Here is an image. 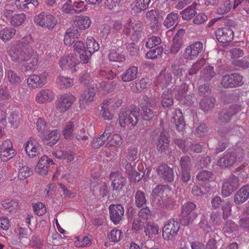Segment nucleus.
<instances>
[{"mask_svg": "<svg viewBox=\"0 0 249 249\" xmlns=\"http://www.w3.org/2000/svg\"><path fill=\"white\" fill-rule=\"evenodd\" d=\"M33 41L32 36L28 35L16 45H11L8 50V54L13 62H27L25 68L27 71L35 70L39 61L38 54L34 51L31 45Z\"/></svg>", "mask_w": 249, "mask_h": 249, "instance_id": "nucleus-1", "label": "nucleus"}, {"mask_svg": "<svg viewBox=\"0 0 249 249\" xmlns=\"http://www.w3.org/2000/svg\"><path fill=\"white\" fill-rule=\"evenodd\" d=\"M142 23L140 20L129 19L124 26L123 32L128 39L138 42L143 36Z\"/></svg>", "mask_w": 249, "mask_h": 249, "instance_id": "nucleus-2", "label": "nucleus"}, {"mask_svg": "<svg viewBox=\"0 0 249 249\" xmlns=\"http://www.w3.org/2000/svg\"><path fill=\"white\" fill-rule=\"evenodd\" d=\"M140 119V114L139 109L137 108L132 109H123L119 113L118 121L120 125L124 127L126 125L130 124L135 126L138 124Z\"/></svg>", "mask_w": 249, "mask_h": 249, "instance_id": "nucleus-3", "label": "nucleus"}, {"mask_svg": "<svg viewBox=\"0 0 249 249\" xmlns=\"http://www.w3.org/2000/svg\"><path fill=\"white\" fill-rule=\"evenodd\" d=\"M34 21L37 26L52 30L57 25V18L48 12H42L36 15Z\"/></svg>", "mask_w": 249, "mask_h": 249, "instance_id": "nucleus-4", "label": "nucleus"}, {"mask_svg": "<svg viewBox=\"0 0 249 249\" xmlns=\"http://www.w3.org/2000/svg\"><path fill=\"white\" fill-rule=\"evenodd\" d=\"M76 99V97L70 92L59 95L56 101V110L61 113L66 112L71 108Z\"/></svg>", "mask_w": 249, "mask_h": 249, "instance_id": "nucleus-5", "label": "nucleus"}, {"mask_svg": "<svg viewBox=\"0 0 249 249\" xmlns=\"http://www.w3.org/2000/svg\"><path fill=\"white\" fill-rule=\"evenodd\" d=\"M48 73L43 71L38 74H32L27 79L28 87L31 89L41 88L47 83Z\"/></svg>", "mask_w": 249, "mask_h": 249, "instance_id": "nucleus-6", "label": "nucleus"}, {"mask_svg": "<svg viewBox=\"0 0 249 249\" xmlns=\"http://www.w3.org/2000/svg\"><path fill=\"white\" fill-rule=\"evenodd\" d=\"M180 224L174 219H170L162 229V237L166 240H172L179 230Z\"/></svg>", "mask_w": 249, "mask_h": 249, "instance_id": "nucleus-7", "label": "nucleus"}, {"mask_svg": "<svg viewBox=\"0 0 249 249\" xmlns=\"http://www.w3.org/2000/svg\"><path fill=\"white\" fill-rule=\"evenodd\" d=\"M243 76L237 73L227 74L222 77L221 85L226 88H235L242 86L243 84Z\"/></svg>", "mask_w": 249, "mask_h": 249, "instance_id": "nucleus-8", "label": "nucleus"}, {"mask_svg": "<svg viewBox=\"0 0 249 249\" xmlns=\"http://www.w3.org/2000/svg\"><path fill=\"white\" fill-rule=\"evenodd\" d=\"M13 10L5 9L3 11V16L13 27H18L22 25L26 19V15L22 13L13 15Z\"/></svg>", "mask_w": 249, "mask_h": 249, "instance_id": "nucleus-9", "label": "nucleus"}, {"mask_svg": "<svg viewBox=\"0 0 249 249\" xmlns=\"http://www.w3.org/2000/svg\"><path fill=\"white\" fill-rule=\"evenodd\" d=\"M16 155L12 142L7 139L0 145V158L3 161H7Z\"/></svg>", "mask_w": 249, "mask_h": 249, "instance_id": "nucleus-10", "label": "nucleus"}, {"mask_svg": "<svg viewBox=\"0 0 249 249\" xmlns=\"http://www.w3.org/2000/svg\"><path fill=\"white\" fill-rule=\"evenodd\" d=\"M175 98L180 101H183L184 104L191 105L193 102L194 98L189 94H187L188 86L186 83H182L179 87L174 89Z\"/></svg>", "mask_w": 249, "mask_h": 249, "instance_id": "nucleus-11", "label": "nucleus"}, {"mask_svg": "<svg viewBox=\"0 0 249 249\" xmlns=\"http://www.w3.org/2000/svg\"><path fill=\"white\" fill-rule=\"evenodd\" d=\"M203 48V44L200 41H196L186 47L184 52V57L188 60L196 58L200 53Z\"/></svg>", "mask_w": 249, "mask_h": 249, "instance_id": "nucleus-12", "label": "nucleus"}, {"mask_svg": "<svg viewBox=\"0 0 249 249\" xmlns=\"http://www.w3.org/2000/svg\"><path fill=\"white\" fill-rule=\"evenodd\" d=\"M238 178L232 175L223 183L222 187V194L224 196H230L237 188L239 184Z\"/></svg>", "mask_w": 249, "mask_h": 249, "instance_id": "nucleus-13", "label": "nucleus"}, {"mask_svg": "<svg viewBox=\"0 0 249 249\" xmlns=\"http://www.w3.org/2000/svg\"><path fill=\"white\" fill-rule=\"evenodd\" d=\"M121 100H118L116 102L112 99L104 100L103 105L101 107L100 111V114L102 117L106 120H110L113 117V115L110 113L109 109L110 108H115V107H118L121 104Z\"/></svg>", "mask_w": 249, "mask_h": 249, "instance_id": "nucleus-14", "label": "nucleus"}, {"mask_svg": "<svg viewBox=\"0 0 249 249\" xmlns=\"http://www.w3.org/2000/svg\"><path fill=\"white\" fill-rule=\"evenodd\" d=\"M237 160V153L235 152H226L224 156L217 161L220 167L228 168L233 165Z\"/></svg>", "mask_w": 249, "mask_h": 249, "instance_id": "nucleus-15", "label": "nucleus"}, {"mask_svg": "<svg viewBox=\"0 0 249 249\" xmlns=\"http://www.w3.org/2000/svg\"><path fill=\"white\" fill-rule=\"evenodd\" d=\"M167 192H169V191L167 188L160 185L157 186L153 190L151 195L153 199V202L157 205V206L165 205L163 198H164V195H166V196H167Z\"/></svg>", "mask_w": 249, "mask_h": 249, "instance_id": "nucleus-16", "label": "nucleus"}, {"mask_svg": "<svg viewBox=\"0 0 249 249\" xmlns=\"http://www.w3.org/2000/svg\"><path fill=\"white\" fill-rule=\"evenodd\" d=\"M217 40L225 45L233 39L234 35L232 30L229 27L219 28L215 33Z\"/></svg>", "mask_w": 249, "mask_h": 249, "instance_id": "nucleus-17", "label": "nucleus"}, {"mask_svg": "<svg viewBox=\"0 0 249 249\" xmlns=\"http://www.w3.org/2000/svg\"><path fill=\"white\" fill-rule=\"evenodd\" d=\"M40 148L41 145L39 142L32 138H30L25 145L26 154L31 158L38 156Z\"/></svg>", "mask_w": 249, "mask_h": 249, "instance_id": "nucleus-18", "label": "nucleus"}, {"mask_svg": "<svg viewBox=\"0 0 249 249\" xmlns=\"http://www.w3.org/2000/svg\"><path fill=\"white\" fill-rule=\"evenodd\" d=\"M54 97V93L52 90L43 89L36 93L35 99L37 104H43L51 102Z\"/></svg>", "mask_w": 249, "mask_h": 249, "instance_id": "nucleus-19", "label": "nucleus"}, {"mask_svg": "<svg viewBox=\"0 0 249 249\" xmlns=\"http://www.w3.org/2000/svg\"><path fill=\"white\" fill-rule=\"evenodd\" d=\"M124 207L121 204H111L110 205V217L114 224L117 225L120 222L124 215Z\"/></svg>", "mask_w": 249, "mask_h": 249, "instance_id": "nucleus-20", "label": "nucleus"}, {"mask_svg": "<svg viewBox=\"0 0 249 249\" xmlns=\"http://www.w3.org/2000/svg\"><path fill=\"white\" fill-rule=\"evenodd\" d=\"M185 33L183 29L178 30L173 39V44L171 46L170 52L172 54H177L183 44L182 36Z\"/></svg>", "mask_w": 249, "mask_h": 249, "instance_id": "nucleus-21", "label": "nucleus"}, {"mask_svg": "<svg viewBox=\"0 0 249 249\" xmlns=\"http://www.w3.org/2000/svg\"><path fill=\"white\" fill-rule=\"evenodd\" d=\"M53 161L47 156H43L39 159L37 164L35 167L36 172L40 175H47L48 172V167L50 164H54Z\"/></svg>", "mask_w": 249, "mask_h": 249, "instance_id": "nucleus-22", "label": "nucleus"}, {"mask_svg": "<svg viewBox=\"0 0 249 249\" xmlns=\"http://www.w3.org/2000/svg\"><path fill=\"white\" fill-rule=\"evenodd\" d=\"M110 178L112 180L111 182V186L114 190H121L126 184V178L124 177L123 175L120 172L111 173Z\"/></svg>", "mask_w": 249, "mask_h": 249, "instance_id": "nucleus-23", "label": "nucleus"}, {"mask_svg": "<svg viewBox=\"0 0 249 249\" xmlns=\"http://www.w3.org/2000/svg\"><path fill=\"white\" fill-rule=\"evenodd\" d=\"M157 174L167 182H172L174 179V175L173 168L168 166L166 164H161L157 168Z\"/></svg>", "mask_w": 249, "mask_h": 249, "instance_id": "nucleus-24", "label": "nucleus"}, {"mask_svg": "<svg viewBox=\"0 0 249 249\" xmlns=\"http://www.w3.org/2000/svg\"><path fill=\"white\" fill-rule=\"evenodd\" d=\"M169 138L164 131L161 132L158 138L157 148L159 152L170 154L169 152Z\"/></svg>", "mask_w": 249, "mask_h": 249, "instance_id": "nucleus-25", "label": "nucleus"}, {"mask_svg": "<svg viewBox=\"0 0 249 249\" xmlns=\"http://www.w3.org/2000/svg\"><path fill=\"white\" fill-rule=\"evenodd\" d=\"M73 48L75 53L79 55L80 61L84 64L88 63L89 59V55L83 42L77 41L73 45Z\"/></svg>", "mask_w": 249, "mask_h": 249, "instance_id": "nucleus-26", "label": "nucleus"}, {"mask_svg": "<svg viewBox=\"0 0 249 249\" xmlns=\"http://www.w3.org/2000/svg\"><path fill=\"white\" fill-rule=\"evenodd\" d=\"M59 131L57 129L47 131L43 134V141L49 146H53L60 139Z\"/></svg>", "mask_w": 249, "mask_h": 249, "instance_id": "nucleus-27", "label": "nucleus"}, {"mask_svg": "<svg viewBox=\"0 0 249 249\" xmlns=\"http://www.w3.org/2000/svg\"><path fill=\"white\" fill-rule=\"evenodd\" d=\"M249 198V185L243 186L234 195V201L236 204L245 202Z\"/></svg>", "mask_w": 249, "mask_h": 249, "instance_id": "nucleus-28", "label": "nucleus"}, {"mask_svg": "<svg viewBox=\"0 0 249 249\" xmlns=\"http://www.w3.org/2000/svg\"><path fill=\"white\" fill-rule=\"evenodd\" d=\"M15 5L18 10L27 11L38 5V0H16Z\"/></svg>", "mask_w": 249, "mask_h": 249, "instance_id": "nucleus-29", "label": "nucleus"}, {"mask_svg": "<svg viewBox=\"0 0 249 249\" xmlns=\"http://www.w3.org/2000/svg\"><path fill=\"white\" fill-rule=\"evenodd\" d=\"M76 65V59L72 54L62 57L59 61V67L63 70L74 69Z\"/></svg>", "mask_w": 249, "mask_h": 249, "instance_id": "nucleus-30", "label": "nucleus"}, {"mask_svg": "<svg viewBox=\"0 0 249 249\" xmlns=\"http://www.w3.org/2000/svg\"><path fill=\"white\" fill-rule=\"evenodd\" d=\"M112 128L111 126L107 127L100 137L94 138L92 142V146L94 148H98L102 146L108 140L111 134Z\"/></svg>", "mask_w": 249, "mask_h": 249, "instance_id": "nucleus-31", "label": "nucleus"}, {"mask_svg": "<svg viewBox=\"0 0 249 249\" xmlns=\"http://www.w3.org/2000/svg\"><path fill=\"white\" fill-rule=\"evenodd\" d=\"M95 90L93 88H88L81 94L79 103L80 105L88 104L93 101L95 95Z\"/></svg>", "mask_w": 249, "mask_h": 249, "instance_id": "nucleus-32", "label": "nucleus"}, {"mask_svg": "<svg viewBox=\"0 0 249 249\" xmlns=\"http://www.w3.org/2000/svg\"><path fill=\"white\" fill-rule=\"evenodd\" d=\"M172 119H174L177 129L178 131L183 132L185 130V122L182 111L179 109H175Z\"/></svg>", "mask_w": 249, "mask_h": 249, "instance_id": "nucleus-33", "label": "nucleus"}, {"mask_svg": "<svg viewBox=\"0 0 249 249\" xmlns=\"http://www.w3.org/2000/svg\"><path fill=\"white\" fill-rule=\"evenodd\" d=\"M151 0H135L131 4L132 11L135 14H140L148 7Z\"/></svg>", "mask_w": 249, "mask_h": 249, "instance_id": "nucleus-34", "label": "nucleus"}, {"mask_svg": "<svg viewBox=\"0 0 249 249\" xmlns=\"http://www.w3.org/2000/svg\"><path fill=\"white\" fill-rule=\"evenodd\" d=\"M172 76L171 72L164 70L160 73L157 78V83L162 87H167L172 81Z\"/></svg>", "mask_w": 249, "mask_h": 249, "instance_id": "nucleus-35", "label": "nucleus"}, {"mask_svg": "<svg viewBox=\"0 0 249 249\" xmlns=\"http://www.w3.org/2000/svg\"><path fill=\"white\" fill-rule=\"evenodd\" d=\"M138 73V67L136 66L130 67L122 74V80L124 82L132 81L137 78Z\"/></svg>", "mask_w": 249, "mask_h": 249, "instance_id": "nucleus-36", "label": "nucleus"}, {"mask_svg": "<svg viewBox=\"0 0 249 249\" xmlns=\"http://www.w3.org/2000/svg\"><path fill=\"white\" fill-rule=\"evenodd\" d=\"M80 36L78 31L74 28L68 29L64 36V42L66 45L71 46Z\"/></svg>", "mask_w": 249, "mask_h": 249, "instance_id": "nucleus-37", "label": "nucleus"}, {"mask_svg": "<svg viewBox=\"0 0 249 249\" xmlns=\"http://www.w3.org/2000/svg\"><path fill=\"white\" fill-rule=\"evenodd\" d=\"M91 24L90 18L86 16H79L75 17L74 24L80 30H85L89 27Z\"/></svg>", "mask_w": 249, "mask_h": 249, "instance_id": "nucleus-38", "label": "nucleus"}, {"mask_svg": "<svg viewBox=\"0 0 249 249\" xmlns=\"http://www.w3.org/2000/svg\"><path fill=\"white\" fill-rule=\"evenodd\" d=\"M86 48L89 58L100 48L98 43L92 36H88L86 40Z\"/></svg>", "mask_w": 249, "mask_h": 249, "instance_id": "nucleus-39", "label": "nucleus"}, {"mask_svg": "<svg viewBox=\"0 0 249 249\" xmlns=\"http://www.w3.org/2000/svg\"><path fill=\"white\" fill-rule=\"evenodd\" d=\"M174 89L164 91L161 95V104L163 107H169L173 104V91Z\"/></svg>", "mask_w": 249, "mask_h": 249, "instance_id": "nucleus-40", "label": "nucleus"}, {"mask_svg": "<svg viewBox=\"0 0 249 249\" xmlns=\"http://www.w3.org/2000/svg\"><path fill=\"white\" fill-rule=\"evenodd\" d=\"M16 32L14 28L5 27L0 31V38L4 42H7L13 38Z\"/></svg>", "mask_w": 249, "mask_h": 249, "instance_id": "nucleus-41", "label": "nucleus"}, {"mask_svg": "<svg viewBox=\"0 0 249 249\" xmlns=\"http://www.w3.org/2000/svg\"><path fill=\"white\" fill-rule=\"evenodd\" d=\"M159 228L158 225L151 222H146L144 232L148 238H152L154 235L158 234Z\"/></svg>", "mask_w": 249, "mask_h": 249, "instance_id": "nucleus-42", "label": "nucleus"}, {"mask_svg": "<svg viewBox=\"0 0 249 249\" xmlns=\"http://www.w3.org/2000/svg\"><path fill=\"white\" fill-rule=\"evenodd\" d=\"M178 15L174 12L167 15L164 20L163 25L167 28H170L173 26H176L178 23Z\"/></svg>", "mask_w": 249, "mask_h": 249, "instance_id": "nucleus-43", "label": "nucleus"}, {"mask_svg": "<svg viewBox=\"0 0 249 249\" xmlns=\"http://www.w3.org/2000/svg\"><path fill=\"white\" fill-rule=\"evenodd\" d=\"M56 83L60 88L66 89L73 85V80L70 77L60 75L57 77Z\"/></svg>", "mask_w": 249, "mask_h": 249, "instance_id": "nucleus-44", "label": "nucleus"}, {"mask_svg": "<svg viewBox=\"0 0 249 249\" xmlns=\"http://www.w3.org/2000/svg\"><path fill=\"white\" fill-rule=\"evenodd\" d=\"M215 102V98L212 97L202 99L199 103L200 107L204 111H208L213 107Z\"/></svg>", "mask_w": 249, "mask_h": 249, "instance_id": "nucleus-45", "label": "nucleus"}, {"mask_svg": "<svg viewBox=\"0 0 249 249\" xmlns=\"http://www.w3.org/2000/svg\"><path fill=\"white\" fill-rule=\"evenodd\" d=\"M215 76V72L214 71L213 67L212 66H207L201 72V77L206 81H209Z\"/></svg>", "mask_w": 249, "mask_h": 249, "instance_id": "nucleus-46", "label": "nucleus"}, {"mask_svg": "<svg viewBox=\"0 0 249 249\" xmlns=\"http://www.w3.org/2000/svg\"><path fill=\"white\" fill-rule=\"evenodd\" d=\"M123 142V139L121 136L119 134H113L107 143L106 147H120Z\"/></svg>", "mask_w": 249, "mask_h": 249, "instance_id": "nucleus-47", "label": "nucleus"}, {"mask_svg": "<svg viewBox=\"0 0 249 249\" xmlns=\"http://www.w3.org/2000/svg\"><path fill=\"white\" fill-rule=\"evenodd\" d=\"M145 194L143 192L138 190L135 195V203L136 205L139 207H142L146 203Z\"/></svg>", "mask_w": 249, "mask_h": 249, "instance_id": "nucleus-48", "label": "nucleus"}, {"mask_svg": "<svg viewBox=\"0 0 249 249\" xmlns=\"http://www.w3.org/2000/svg\"><path fill=\"white\" fill-rule=\"evenodd\" d=\"M213 174L211 171L203 170L198 173L196 175V179L201 182L210 181L212 180Z\"/></svg>", "mask_w": 249, "mask_h": 249, "instance_id": "nucleus-49", "label": "nucleus"}, {"mask_svg": "<svg viewBox=\"0 0 249 249\" xmlns=\"http://www.w3.org/2000/svg\"><path fill=\"white\" fill-rule=\"evenodd\" d=\"M196 14V12L195 6L192 5L185 8L181 13L182 18L183 20H189Z\"/></svg>", "mask_w": 249, "mask_h": 249, "instance_id": "nucleus-50", "label": "nucleus"}, {"mask_svg": "<svg viewBox=\"0 0 249 249\" xmlns=\"http://www.w3.org/2000/svg\"><path fill=\"white\" fill-rule=\"evenodd\" d=\"M224 134H223V132H221V130L218 131L219 135L222 137L224 138V142H219L218 146L216 149V153L217 154L218 153L221 152L225 150L226 148L227 147V143L228 142V130L227 129H223Z\"/></svg>", "mask_w": 249, "mask_h": 249, "instance_id": "nucleus-51", "label": "nucleus"}, {"mask_svg": "<svg viewBox=\"0 0 249 249\" xmlns=\"http://www.w3.org/2000/svg\"><path fill=\"white\" fill-rule=\"evenodd\" d=\"M6 75L9 82L12 85H18L20 82V76L14 71L8 70Z\"/></svg>", "mask_w": 249, "mask_h": 249, "instance_id": "nucleus-52", "label": "nucleus"}, {"mask_svg": "<svg viewBox=\"0 0 249 249\" xmlns=\"http://www.w3.org/2000/svg\"><path fill=\"white\" fill-rule=\"evenodd\" d=\"M2 205L8 212L14 213L18 208V204L15 200L6 199L2 202Z\"/></svg>", "mask_w": 249, "mask_h": 249, "instance_id": "nucleus-53", "label": "nucleus"}, {"mask_svg": "<svg viewBox=\"0 0 249 249\" xmlns=\"http://www.w3.org/2000/svg\"><path fill=\"white\" fill-rule=\"evenodd\" d=\"M74 130L73 122H69L64 127L63 134L66 139H71L73 137V132Z\"/></svg>", "mask_w": 249, "mask_h": 249, "instance_id": "nucleus-54", "label": "nucleus"}, {"mask_svg": "<svg viewBox=\"0 0 249 249\" xmlns=\"http://www.w3.org/2000/svg\"><path fill=\"white\" fill-rule=\"evenodd\" d=\"M235 114L234 112L232 111V108H230L229 112L222 111L219 114L218 120L222 123H229L233 115Z\"/></svg>", "mask_w": 249, "mask_h": 249, "instance_id": "nucleus-55", "label": "nucleus"}, {"mask_svg": "<svg viewBox=\"0 0 249 249\" xmlns=\"http://www.w3.org/2000/svg\"><path fill=\"white\" fill-rule=\"evenodd\" d=\"M8 122L12 127L17 128L20 124L19 114L15 111L12 112L8 118Z\"/></svg>", "mask_w": 249, "mask_h": 249, "instance_id": "nucleus-56", "label": "nucleus"}, {"mask_svg": "<svg viewBox=\"0 0 249 249\" xmlns=\"http://www.w3.org/2000/svg\"><path fill=\"white\" fill-rule=\"evenodd\" d=\"M163 53V48L158 47L154 49L149 50L145 54V57L149 59H155L158 58Z\"/></svg>", "mask_w": 249, "mask_h": 249, "instance_id": "nucleus-57", "label": "nucleus"}, {"mask_svg": "<svg viewBox=\"0 0 249 249\" xmlns=\"http://www.w3.org/2000/svg\"><path fill=\"white\" fill-rule=\"evenodd\" d=\"M232 3L229 0H225L217 10V13L220 15H223L228 13L231 9Z\"/></svg>", "mask_w": 249, "mask_h": 249, "instance_id": "nucleus-58", "label": "nucleus"}, {"mask_svg": "<svg viewBox=\"0 0 249 249\" xmlns=\"http://www.w3.org/2000/svg\"><path fill=\"white\" fill-rule=\"evenodd\" d=\"M33 173V171L29 167L24 166L22 167L18 172V177L20 179L23 180L30 177Z\"/></svg>", "mask_w": 249, "mask_h": 249, "instance_id": "nucleus-59", "label": "nucleus"}, {"mask_svg": "<svg viewBox=\"0 0 249 249\" xmlns=\"http://www.w3.org/2000/svg\"><path fill=\"white\" fill-rule=\"evenodd\" d=\"M33 207L35 213L38 216L44 215L47 212L46 206L42 202L35 203Z\"/></svg>", "mask_w": 249, "mask_h": 249, "instance_id": "nucleus-60", "label": "nucleus"}, {"mask_svg": "<svg viewBox=\"0 0 249 249\" xmlns=\"http://www.w3.org/2000/svg\"><path fill=\"white\" fill-rule=\"evenodd\" d=\"M238 227L235 222L231 220L226 221L223 230L226 233H231L237 230Z\"/></svg>", "mask_w": 249, "mask_h": 249, "instance_id": "nucleus-61", "label": "nucleus"}, {"mask_svg": "<svg viewBox=\"0 0 249 249\" xmlns=\"http://www.w3.org/2000/svg\"><path fill=\"white\" fill-rule=\"evenodd\" d=\"M161 43V39L159 36H152L148 38L145 46L147 48L152 49Z\"/></svg>", "mask_w": 249, "mask_h": 249, "instance_id": "nucleus-62", "label": "nucleus"}, {"mask_svg": "<svg viewBox=\"0 0 249 249\" xmlns=\"http://www.w3.org/2000/svg\"><path fill=\"white\" fill-rule=\"evenodd\" d=\"M196 205L192 202H187L183 204L182 208V214L189 215L196 208Z\"/></svg>", "mask_w": 249, "mask_h": 249, "instance_id": "nucleus-63", "label": "nucleus"}, {"mask_svg": "<svg viewBox=\"0 0 249 249\" xmlns=\"http://www.w3.org/2000/svg\"><path fill=\"white\" fill-rule=\"evenodd\" d=\"M123 233L121 230L113 229L111 231L108 238L111 242H118L121 238Z\"/></svg>", "mask_w": 249, "mask_h": 249, "instance_id": "nucleus-64", "label": "nucleus"}]
</instances>
